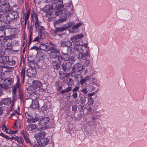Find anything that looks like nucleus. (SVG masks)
<instances>
[{
	"label": "nucleus",
	"instance_id": "obj_12",
	"mask_svg": "<svg viewBox=\"0 0 147 147\" xmlns=\"http://www.w3.org/2000/svg\"><path fill=\"white\" fill-rule=\"evenodd\" d=\"M71 67V63H70L64 62L61 66V69L64 71L66 72L67 70H69Z\"/></svg>",
	"mask_w": 147,
	"mask_h": 147
},
{
	"label": "nucleus",
	"instance_id": "obj_20",
	"mask_svg": "<svg viewBox=\"0 0 147 147\" xmlns=\"http://www.w3.org/2000/svg\"><path fill=\"white\" fill-rule=\"evenodd\" d=\"M32 102V104L30 107L32 109H36L39 107L38 102L37 100L31 101Z\"/></svg>",
	"mask_w": 147,
	"mask_h": 147
},
{
	"label": "nucleus",
	"instance_id": "obj_17",
	"mask_svg": "<svg viewBox=\"0 0 147 147\" xmlns=\"http://www.w3.org/2000/svg\"><path fill=\"white\" fill-rule=\"evenodd\" d=\"M9 57L8 56H3L0 57V63L3 64H6L9 61Z\"/></svg>",
	"mask_w": 147,
	"mask_h": 147
},
{
	"label": "nucleus",
	"instance_id": "obj_58",
	"mask_svg": "<svg viewBox=\"0 0 147 147\" xmlns=\"http://www.w3.org/2000/svg\"><path fill=\"white\" fill-rule=\"evenodd\" d=\"M77 106L75 105L72 106V110L73 111H76L77 110Z\"/></svg>",
	"mask_w": 147,
	"mask_h": 147
},
{
	"label": "nucleus",
	"instance_id": "obj_8",
	"mask_svg": "<svg viewBox=\"0 0 147 147\" xmlns=\"http://www.w3.org/2000/svg\"><path fill=\"white\" fill-rule=\"evenodd\" d=\"M63 0H54L53 2L52 7L54 9L63 8Z\"/></svg>",
	"mask_w": 147,
	"mask_h": 147
},
{
	"label": "nucleus",
	"instance_id": "obj_23",
	"mask_svg": "<svg viewBox=\"0 0 147 147\" xmlns=\"http://www.w3.org/2000/svg\"><path fill=\"white\" fill-rule=\"evenodd\" d=\"M37 128V126L35 124H30L27 126L26 127V129L28 131H31Z\"/></svg>",
	"mask_w": 147,
	"mask_h": 147
},
{
	"label": "nucleus",
	"instance_id": "obj_1",
	"mask_svg": "<svg viewBox=\"0 0 147 147\" xmlns=\"http://www.w3.org/2000/svg\"><path fill=\"white\" fill-rule=\"evenodd\" d=\"M74 49L79 52H80L78 55V58L79 59H82L87 56L89 54L88 50L87 49L86 51L84 52V49L82 46L80 45V43L75 44L74 47Z\"/></svg>",
	"mask_w": 147,
	"mask_h": 147
},
{
	"label": "nucleus",
	"instance_id": "obj_42",
	"mask_svg": "<svg viewBox=\"0 0 147 147\" xmlns=\"http://www.w3.org/2000/svg\"><path fill=\"white\" fill-rule=\"evenodd\" d=\"M81 45L82 46V47H84V48H83L84 49V51H85L86 52V51L87 50V49L88 51V52L89 53V47L88 46L87 44L85 43Z\"/></svg>",
	"mask_w": 147,
	"mask_h": 147
},
{
	"label": "nucleus",
	"instance_id": "obj_36",
	"mask_svg": "<svg viewBox=\"0 0 147 147\" xmlns=\"http://www.w3.org/2000/svg\"><path fill=\"white\" fill-rule=\"evenodd\" d=\"M63 8H59L55 9L57 10L55 11V14L56 16H58L59 15V13L61 14L62 13V9Z\"/></svg>",
	"mask_w": 147,
	"mask_h": 147
},
{
	"label": "nucleus",
	"instance_id": "obj_15",
	"mask_svg": "<svg viewBox=\"0 0 147 147\" xmlns=\"http://www.w3.org/2000/svg\"><path fill=\"white\" fill-rule=\"evenodd\" d=\"M39 118L37 115L35 114L32 115L28 122V123H34L38 120Z\"/></svg>",
	"mask_w": 147,
	"mask_h": 147
},
{
	"label": "nucleus",
	"instance_id": "obj_16",
	"mask_svg": "<svg viewBox=\"0 0 147 147\" xmlns=\"http://www.w3.org/2000/svg\"><path fill=\"white\" fill-rule=\"evenodd\" d=\"M49 141V139L48 138H44L40 139V140L38 141L37 142L38 143H40L41 145L45 146L48 144Z\"/></svg>",
	"mask_w": 147,
	"mask_h": 147
},
{
	"label": "nucleus",
	"instance_id": "obj_33",
	"mask_svg": "<svg viewBox=\"0 0 147 147\" xmlns=\"http://www.w3.org/2000/svg\"><path fill=\"white\" fill-rule=\"evenodd\" d=\"M74 80L71 78H69L67 80V84L68 86H72L74 85Z\"/></svg>",
	"mask_w": 147,
	"mask_h": 147
},
{
	"label": "nucleus",
	"instance_id": "obj_26",
	"mask_svg": "<svg viewBox=\"0 0 147 147\" xmlns=\"http://www.w3.org/2000/svg\"><path fill=\"white\" fill-rule=\"evenodd\" d=\"M52 65L54 69H58L60 68L59 64L58 63L57 61H54L52 63Z\"/></svg>",
	"mask_w": 147,
	"mask_h": 147
},
{
	"label": "nucleus",
	"instance_id": "obj_34",
	"mask_svg": "<svg viewBox=\"0 0 147 147\" xmlns=\"http://www.w3.org/2000/svg\"><path fill=\"white\" fill-rule=\"evenodd\" d=\"M88 106L92 105L94 104V100L92 98L89 97L88 99Z\"/></svg>",
	"mask_w": 147,
	"mask_h": 147
},
{
	"label": "nucleus",
	"instance_id": "obj_43",
	"mask_svg": "<svg viewBox=\"0 0 147 147\" xmlns=\"http://www.w3.org/2000/svg\"><path fill=\"white\" fill-rule=\"evenodd\" d=\"M5 35V31L4 30H0V37H2Z\"/></svg>",
	"mask_w": 147,
	"mask_h": 147
},
{
	"label": "nucleus",
	"instance_id": "obj_37",
	"mask_svg": "<svg viewBox=\"0 0 147 147\" xmlns=\"http://www.w3.org/2000/svg\"><path fill=\"white\" fill-rule=\"evenodd\" d=\"M57 53L53 52V51H50V53H49V55L52 58L55 59L57 57Z\"/></svg>",
	"mask_w": 147,
	"mask_h": 147
},
{
	"label": "nucleus",
	"instance_id": "obj_5",
	"mask_svg": "<svg viewBox=\"0 0 147 147\" xmlns=\"http://www.w3.org/2000/svg\"><path fill=\"white\" fill-rule=\"evenodd\" d=\"M84 37V35L80 34L74 35L71 37L70 39L71 41L75 44L80 43V40ZM75 45V44L74 43Z\"/></svg>",
	"mask_w": 147,
	"mask_h": 147
},
{
	"label": "nucleus",
	"instance_id": "obj_51",
	"mask_svg": "<svg viewBox=\"0 0 147 147\" xmlns=\"http://www.w3.org/2000/svg\"><path fill=\"white\" fill-rule=\"evenodd\" d=\"M81 23L80 22L78 24H76L74 26H73V28H76V29H78V28L81 25Z\"/></svg>",
	"mask_w": 147,
	"mask_h": 147
},
{
	"label": "nucleus",
	"instance_id": "obj_57",
	"mask_svg": "<svg viewBox=\"0 0 147 147\" xmlns=\"http://www.w3.org/2000/svg\"><path fill=\"white\" fill-rule=\"evenodd\" d=\"M81 75L80 74H77L75 77L77 80H78L81 78Z\"/></svg>",
	"mask_w": 147,
	"mask_h": 147
},
{
	"label": "nucleus",
	"instance_id": "obj_4",
	"mask_svg": "<svg viewBox=\"0 0 147 147\" xmlns=\"http://www.w3.org/2000/svg\"><path fill=\"white\" fill-rule=\"evenodd\" d=\"M69 27L67 26H64L62 27L56 28L55 30H52L51 31V34L54 36L58 35L59 36L61 35L59 34L60 32H63L66 30Z\"/></svg>",
	"mask_w": 147,
	"mask_h": 147
},
{
	"label": "nucleus",
	"instance_id": "obj_19",
	"mask_svg": "<svg viewBox=\"0 0 147 147\" xmlns=\"http://www.w3.org/2000/svg\"><path fill=\"white\" fill-rule=\"evenodd\" d=\"M41 82L38 80H33L32 82V86L34 88H40L42 86Z\"/></svg>",
	"mask_w": 147,
	"mask_h": 147
},
{
	"label": "nucleus",
	"instance_id": "obj_62",
	"mask_svg": "<svg viewBox=\"0 0 147 147\" xmlns=\"http://www.w3.org/2000/svg\"><path fill=\"white\" fill-rule=\"evenodd\" d=\"M36 15H37L33 11L32 13L31 14V18H33L35 16V17H36Z\"/></svg>",
	"mask_w": 147,
	"mask_h": 147
},
{
	"label": "nucleus",
	"instance_id": "obj_9",
	"mask_svg": "<svg viewBox=\"0 0 147 147\" xmlns=\"http://www.w3.org/2000/svg\"><path fill=\"white\" fill-rule=\"evenodd\" d=\"M72 52V49L71 48L67 49V53L62 54L61 56L62 60L64 61H68L70 58Z\"/></svg>",
	"mask_w": 147,
	"mask_h": 147
},
{
	"label": "nucleus",
	"instance_id": "obj_63",
	"mask_svg": "<svg viewBox=\"0 0 147 147\" xmlns=\"http://www.w3.org/2000/svg\"><path fill=\"white\" fill-rule=\"evenodd\" d=\"M7 128L5 125H4L2 127V129L3 131H6Z\"/></svg>",
	"mask_w": 147,
	"mask_h": 147
},
{
	"label": "nucleus",
	"instance_id": "obj_22",
	"mask_svg": "<svg viewBox=\"0 0 147 147\" xmlns=\"http://www.w3.org/2000/svg\"><path fill=\"white\" fill-rule=\"evenodd\" d=\"M25 131H24V130H23L22 132V134L24 137V138L25 139V140L26 142L27 143L29 144L30 146H31V141H30V139L27 137L26 135L25 134Z\"/></svg>",
	"mask_w": 147,
	"mask_h": 147
},
{
	"label": "nucleus",
	"instance_id": "obj_27",
	"mask_svg": "<svg viewBox=\"0 0 147 147\" xmlns=\"http://www.w3.org/2000/svg\"><path fill=\"white\" fill-rule=\"evenodd\" d=\"M48 46L43 43H41L39 47V50L45 51L47 49Z\"/></svg>",
	"mask_w": 147,
	"mask_h": 147
},
{
	"label": "nucleus",
	"instance_id": "obj_39",
	"mask_svg": "<svg viewBox=\"0 0 147 147\" xmlns=\"http://www.w3.org/2000/svg\"><path fill=\"white\" fill-rule=\"evenodd\" d=\"M16 63L15 61L14 60H12L11 61H9V60L8 61L6 65L8 64L9 65L11 66L12 65H14Z\"/></svg>",
	"mask_w": 147,
	"mask_h": 147
},
{
	"label": "nucleus",
	"instance_id": "obj_32",
	"mask_svg": "<svg viewBox=\"0 0 147 147\" xmlns=\"http://www.w3.org/2000/svg\"><path fill=\"white\" fill-rule=\"evenodd\" d=\"M90 77V76H86L84 79H81L80 81V84L82 85H83L86 81L89 80Z\"/></svg>",
	"mask_w": 147,
	"mask_h": 147
},
{
	"label": "nucleus",
	"instance_id": "obj_52",
	"mask_svg": "<svg viewBox=\"0 0 147 147\" xmlns=\"http://www.w3.org/2000/svg\"><path fill=\"white\" fill-rule=\"evenodd\" d=\"M77 71H73L71 74V76L72 77H75L76 75L77 74Z\"/></svg>",
	"mask_w": 147,
	"mask_h": 147
},
{
	"label": "nucleus",
	"instance_id": "obj_24",
	"mask_svg": "<svg viewBox=\"0 0 147 147\" xmlns=\"http://www.w3.org/2000/svg\"><path fill=\"white\" fill-rule=\"evenodd\" d=\"M40 22L39 21L38 18V15H36V17L35 18V22L34 28L36 30H37L38 27L40 26Z\"/></svg>",
	"mask_w": 147,
	"mask_h": 147
},
{
	"label": "nucleus",
	"instance_id": "obj_53",
	"mask_svg": "<svg viewBox=\"0 0 147 147\" xmlns=\"http://www.w3.org/2000/svg\"><path fill=\"white\" fill-rule=\"evenodd\" d=\"M69 61L68 62H67V63H71V66H72V64H73L74 63L75 60L74 59V58H71L70 59H69Z\"/></svg>",
	"mask_w": 147,
	"mask_h": 147
},
{
	"label": "nucleus",
	"instance_id": "obj_29",
	"mask_svg": "<svg viewBox=\"0 0 147 147\" xmlns=\"http://www.w3.org/2000/svg\"><path fill=\"white\" fill-rule=\"evenodd\" d=\"M2 102L5 105H9L11 103V100L10 98H8L4 99Z\"/></svg>",
	"mask_w": 147,
	"mask_h": 147
},
{
	"label": "nucleus",
	"instance_id": "obj_31",
	"mask_svg": "<svg viewBox=\"0 0 147 147\" xmlns=\"http://www.w3.org/2000/svg\"><path fill=\"white\" fill-rule=\"evenodd\" d=\"M50 51L52 52L53 53H56L59 54L60 51L58 49L54 47H52L50 49Z\"/></svg>",
	"mask_w": 147,
	"mask_h": 147
},
{
	"label": "nucleus",
	"instance_id": "obj_40",
	"mask_svg": "<svg viewBox=\"0 0 147 147\" xmlns=\"http://www.w3.org/2000/svg\"><path fill=\"white\" fill-rule=\"evenodd\" d=\"M33 25H34V24L32 25H31L30 26V27H29V22H28V29L29 30L30 33H32V31L33 30Z\"/></svg>",
	"mask_w": 147,
	"mask_h": 147
},
{
	"label": "nucleus",
	"instance_id": "obj_28",
	"mask_svg": "<svg viewBox=\"0 0 147 147\" xmlns=\"http://www.w3.org/2000/svg\"><path fill=\"white\" fill-rule=\"evenodd\" d=\"M16 141L18 143H20L22 146H23V143L24 142V140L23 138L19 136L16 137Z\"/></svg>",
	"mask_w": 147,
	"mask_h": 147
},
{
	"label": "nucleus",
	"instance_id": "obj_64",
	"mask_svg": "<svg viewBox=\"0 0 147 147\" xmlns=\"http://www.w3.org/2000/svg\"><path fill=\"white\" fill-rule=\"evenodd\" d=\"M40 143H38V144H35L33 146V147H42Z\"/></svg>",
	"mask_w": 147,
	"mask_h": 147
},
{
	"label": "nucleus",
	"instance_id": "obj_56",
	"mask_svg": "<svg viewBox=\"0 0 147 147\" xmlns=\"http://www.w3.org/2000/svg\"><path fill=\"white\" fill-rule=\"evenodd\" d=\"M66 42L63 41L61 42V46L63 47H66Z\"/></svg>",
	"mask_w": 147,
	"mask_h": 147
},
{
	"label": "nucleus",
	"instance_id": "obj_48",
	"mask_svg": "<svg viewBox=\"0 0 147 147\" xmlns=\"http://www.w3.org/2000/svg\"><path fill=\"white\" fill-rule=\"evenodd\" d=\"M1 27H3L4 26H6L7 25V23L5 21H1Z\"/></svg>",
	"mask_w": 147,
	"mask_h": 147
},
{
	"label": "nucleus",
	"instance_id": "obj_59",
	"mask_svg": "<svg viewBox=\"0 0 147 147\" xmlns=\"http://www.w3.org/2000/svg\"><path fill=\"white\" fill-rule=\"evenodd\" d=\"M78 94L77 92H74L72 95V96L74 98H76L78 97Z\"/></svg>",
	"mask_w": 147,
	"mask_h": 147
},
{
	"label": "nucleus",
	"instance_id": "obj_13",
	"mask_svg": "<svg viewBox=\"0 0 147 147\" xmlns=\"http://www.w3.org/2000/svg\"><path fill=\"white\" fill-rule=\"evenodd\" d=\"M90 53L88 55L87 57L83 60V64L86 66L88 65L89 64L92 63L93 59L92 57H90L89 56Z\"/></svg>",
	"mask_w": 147,
	"mask_h": 147
},
{
	"label": "nucleus",
	"instance_id": "obj_14",
	"mask_svg": "<svg viewBox=\"0 0 147 147\" xmlns=\"http://www.w3.org/2000/svg\"><path fill=\"white\" fill-rule=\"evenodd\" d=\"M40 94L34 92H32V93H30V100H32V101L36 100L39 97Z\"/></svg>",
	"mask_w": 147,
	"mask_h": 147
},
{
	"label": "nucleus",
	"instance_id": "obj_49",
	"mask_svg": "<svg viewBox=\"0 0 147 147\" xmlns=\"http://www.w3.org/2000/svg\"><path fill=\"white\" fill-rule=\"evenodd\" d=\"M12 36L11 35H10V36H7L6 38H4V42H6L7 41V39H9L10 40H12L13 39V38H12Z\"/></svg>",
	"mask_w": 147,
	"mask_h": 147
},
{
	"label": "nucleus",
	"instance_id": "obj_54",
	"mask_svg": "<svg viewBox=\"0 0 147 147\" xmlns=\"http://www.w3.org/2000/svg\"><path fill=\"white\" fill-rule=\"evenodd\" d=\"M19 95L20 99L22 100L24 97L23 94L22 92L20 91L19 92Z\"/></svg>",
	"mask_w": 147,
	"mask_h": 147
},
{
	"label": "nucleus",
	"instance_id": "obj_30",
	"mask_svg": "<svg viewBox=\"0 0 147 147\" xmlns=\"http://www.w3.org/2000/svg\"><path fill=\"white\" fill-rule=\"evenodd\" d=\"M71 87L68 86L65 89L61 90L60 91V93L62 94H64L66 92H69L71 90Z\"/></svg>",
	"mask_w": 147,
	"mask_h": 147
},
{
	"label": "nucleus",
	"instance_id": "obj_6",
	"mask_svg": "<svg viewBox=\"0 0 147 147\" xmlns=\"http://www.w3.org/2000/svg\"><path fill=\"white\" fill-rule=\"evenodd\" d=\"M46 128L45 127H41L38 129L40 131L38 134H36L34 136V137L38 141L40 140V139L44 138L46 135V133L45 131H42L44 129H46Z\"/></svg>",
	"mask_w": 147,
	"mask_h": 147
},
{
	"label": "nucleus",
	"instance_id": "obj_38",
	"mask_svg": "<svg viewBox=\"0 0 147 147\" xmlns=\"http://www.w3.org/2000/svg\"><path fill=\"white\" fill-rule=\"evenodd\" d=\"M70 32L71 33H77L78 32V29L76 28H73V27L72 28L69 30Z\"/></svg>",
	"mask_w": 147,
	"mask_h": 147
},
{
	"label": "nucleus",
	"instance_id": "obj_7",
	"mask_svg": "<svg viewBox=\"0 0 147 147\" xmlns=\"http://www.w3.org/2000/svg\"><path fill=\"white\" fill-rule=\"evenodd\" d=\"M18 17V14L17 12L14 11L9 13L7 15L6 18L8 23L10 24L9 21L11 20L17 18Z\"/></svg>",
	"mask_w": 147,
	"mask_h": 147
},
{
	"label": "nucleus",
	"instance_id": "obj_41",
	"mask_svg": "<svg viewBox=\"0 0 147 147\" xmlns=\"http://www.w3.org/2000/svg\"><path fill=\"white\" fill-rule=\"evenodd\" d=\"M25 115L26 118L28 119L27 121H28L30 118V116H31L32 114L30 113H29L27 112H25Z\"/></svg>",
	"mask_w": 147,
	"mask_h": 147
},
{
	"label": "nucleus",
	"instance_id": "obj_21",
	"mask_svg": "<svg viewBox=\"0 0 147 147\" xmlns=\"http://www.w3.org/2000/svg\"><path fill=\"white\" fill-rule=\"evenodd\" d=\"M75 67L76 69H77V71L80 72L83 71L85 69V67L83 65H80L79 63H77L75 65Z\"/></svg>",
	"mask_w": 147,
	"mask_h": 147
},
{
	"label": "nucleus",
	"instance_id": "obj_10",
	"mask_svg": "<svg viewBox=\"0 0 147 147\" xmlns=\"http://www.w3.org/2000/svg\"><path fill=\"white\" fill-rule=\"evenodd\" d=\"M9 5L8 2L0 5V13H2L5 14L7 13L9 10Z\"/></svg>",
	"mask_w": 147,
	"mask_h": 147
},
{
	"label": "nucleus",
	"instance_id": "obj_3",
	"mask_svg": "<svg viewBox=\"0 0 147 147\" xmlns=\"http://www.w3.org/2000/svg\"><path fill=\"white\" fill-rule=\"evenodd\" d=\"M4 84L0 85V87L6 90H7L9 86L13 84V80L11 78H8L4 80Z\"/></svg>",
	"mask_w": 147,
	"mask_h": 147
},
{
	"label": "nucleus",
	"instance_id": "obj_44",
	"mask_svg": "<svg viewBox=\"0 0 147 147\" xmlns=\"http://www.w3.org/2000/svg\"><path fill=\"white\" fill-rule=\"evenodd\" d=\"M86 98L85 97H82L81 98L80 100L81 101L82 104V105L84 104L86 101Z\"/></svg>",
	"mask_w": 147,
	"mask_h": 147
},
{
	"label": "nucleus",
	"instance_id": "obj_47",
	"mask_svg": "<svg viewBox=\"0 0 147 147\" xmlns=\"http://www.w3.org/2000/svg\"><path fill=\"white\" fill-rule=\"evenodd\" d=\"M84 106L83 105H80L78 106V110L80 111H82L84 109Z\"/></svg>",
	"mask_w": 147,
	"mask_h": 147
},
{
	"label": "nucleus",
	"instance_id": "obj_2",
	"mask_svg": "<svg viewBox=\"0 0 147 147\" xmlns=\"http://www.w3.org/2000/svg\"><path fill=\"white\" fill-rule=\"evenodd\" d=\"M30 11L28 10L26 13H23L21 16L20 22L23 28H25L27 22L30 15Z\"/></svg>",
	"mask_w": 147,
	"mask_h": 147
},
{
	"label": "nucleus",
	"instance_id": "obj_60",
	"mask_svg": "<svg viewBox=\"0 0 147 147\" xmlns=\"http://www.w3.org/2000/svg\"><path fill=\"white\" fill-rule=\"evenodd\" d=\"M31 49H34L35 50H39V47H38L36 46H34L31 48Z\"/></svg>",
	"mask_w": 147,
	"mask_h": 147
},
{
	"label": "nucleus",
	"instance_id": "obj_35",
	"mask_svg": "<svg viewBox=\"0 0 147 147\" xmlns=\"http://www.w3.org/2000/svg\"><path fill=\"white\" fill-rule=\"evenodd\" d=\"M59 75L61 80H63L65 78V73L63 71H59Z\"/></svg>",
	"mask_w": 147,
	"mask_h": 147
},
{
	"label": "nucleus",
	"instance_id": "obj_25",
	"mask_svg": "<svg viewBox=\"0 0 147 147\" xmlns=\"http://www.w3.org/2000/svg\"><path fill=\"white\" fill-rule=\"evenodd\" d=\"M19 89V84L17 83L12 87V92L13 94H15L16 93V90Z\"/></svg>",
	"mask_w": 147,
	"mask_h": 147
},
{
	"label": "nucleus",
	"instance_id": "obj_50",
	"mask_svg": "<svg viewBox=\"0 0 147 147\" xmlns=\"http://www.w3.org/2000/svg\"><path fill=\"white\" fill-rule=\"evenodd\" d=\"M21 78H23V81H24L25 78V71L22 69L21 75Z\"/></svg>",
	"mask_w": 147,
	"mask_h": 147
},
{
	"label": "nucleus",
	"instance_id": "obj_46",
	"mask_svg": "<svg viewBox=\"0 0 147 147\" xmlns=\"http://www.w3.org/2000/svg\"><path fill=\"white\" fill-rule=\"evenodd\" d=\"M66 20V19L65 18H63L62 19H61L60 20H59L57 21L56 22H54V24L55 25L57 23H58L59 22H63L65 21Z\"/></svg>",
	"mask_w": 147,
	"mask_h": 147
},
{
	"label": "nucleus",
	"instance_id": "obj_61",
	"mask_svg": "<svg viewBox=\"0 0 147 147\" xmlns=\"http://www.w3.org/2000/svg\"><path fill=\"white\" fill-rule=\"evenodd\" d=\"M37 29L40 31H43L44 30V28L43 26H40L39 27H38Z\"/></svg>",
	"mask_w": 147,
	"mask_h": 147
},
{
	"label": "nucleus",
	"instance_id": "obj_18",
	"mask_svg": "<svg viewBox=\"0 0 147 147\" xmlns=\"http://www.w3.org/2000/svg\"><path fill=\"white\" fill-rule=\"evenodd\" d=\"M49 120V118L45 117L41 119L40 121L39 124L40 125H44L48 123Z\"/></svg>",
	"mask_w": 147,
	"mask_h": 147
},
{
	"label": "nucleus",
	"instance_id": "obj_55",
	"mask_svg": "<svg viewBox=\"0 0 147 147\" xmlns=\"http://www.w3.org/2000/svg\"><path fill=\"white\" fill-rule=\"evenodd\" d=\"M1 136L6 139H9L10 138V137L8 136L7 135H4L2 133H1Z\"/></svg>",
	"mask_w": 147,
	"mask_h": 147
},
{
	"label": "nucleus",
	"instance_id": "obj_11",
	"mask_svg": "<svg viewBox=\"0 0 147 147\" xmlns=\"http://www.w3.org/2000/svg\"><path fill=\"white\" fill-rule=\"evenodd\" d=\"M27 75L30 78L34 77L36 74V70L32 68L28 69L27 70Z\"/></svg>",
	"mask_w": 147,
	"mask_h": 147
},
{
	"label": "nucleus",
	"instance_id": "obj_45",
	"mask_svg": "<svg viewBox=\"0 0 147 147\" xmlns=\"http://www.w3.org/2000/svg\"><path fill=\"white\" fill-rule=\"evenodd\" d=\"M72 43L71 42L69 41L66 42V47H68V48H70V47L71 46Z\"/></svg>",
	"mask_w": 147,
	"mask_h": 147
}]
</instances>
